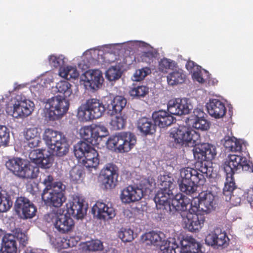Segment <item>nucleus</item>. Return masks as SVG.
<instances>
[{
	"mask_svg": "<svg viewBox=\"0 0 253 253\" xmlns=\"http://www.w3.org/2000/svg\"><path fill=\"white\" fill-rule=\"evenodd\" d=\"M150 73L151 70L148 67H144L137 70L133 76V80L137 82L141 81Z\"/></svg>",
	"mask_w": 253,
	"mask_h": 253,
	"instance_id": "de8ad7c7",
	"label": "nucleus"
},
{
	"mask_svg": "<svg viewBox=\"0 0 253 253\" xmlns=\"http://www.w3.org/2000/svg\"><path fill=\"white\" fill-rule=\"evenodd\" d=\"M155 124H153L150 119L143 117L138 121L137 127L144 135L152 134L156 131Z\"/></svg>",
	"mask_w": 253,
	"mask_h": 253,
	"instance_id": "c85d7f7f",
	"label": "nucleus"
},
{
	"mask_svg": "<svg viewBox=\"0 0 253 253\" xmlns=\"http://www.w3.org/2000/svg\"><path fill=\"white\" fill-rule=\"evenodd\" d=\"M185 76L179 71H174L167 76V82L169 85H175L182 84L184 82Z\"/></svg>",
	"mask_w": 253,
	"mask_h": 253,
	"instance_id": "473e14b6",
	"label": "nucleus"
},
{
	"mask_svg": "<svg viewBox=\"0 0 253 253\" xmlns=\"http://www.w3.org/2000/svg\"><path fill=\"white\" fill-rule=\"evenodd\" d=\"M93 214L96 213L99 219L108 220L113 218L116 214V210L111 204L97 201L92 208Z\"/></svg>",
	"mask_w": 253,
	"mask_h": 253,
	"instance_id": "a211bd4d",
	"label": "nucleus"
},
{
	"mask_svg": "<svg viewBox=\"0 0 253 253\" xmlns=\"http://www.w3.org/2000/svg\"><path fill=\"white\" fill-rule=\"evenodd\" d=\"M40 161L42 162H40L39 165H40L42 168L47 169L50 167L51 163L49 158H44V155H43V157L40 160Z\"/></svg>",
	"mask_w": 253,
	"mask_h": 253,
	"instance_id": "bf43d9fd",
	"label": "nucleus"
},
{
	"mask_svg": "<svg viewBox=\"0 0 253 253\" xmlns=\"http://www.w3.org/2000/svg\"><path fill=\"white\" fill-rule=\"evenodd\" d=\"M205 76H206L207 79L206 83H207L209 85L214 86L216 85L218 83V81L215 79L211 77V75L207 71L204 70Z\"/></svg>",
	"mask_w": 253,
	"mask_h": 253,
	"instance_id": "13d9d810",
	"label": "nucleus"
},
{
	"mask_svg": "<svg viewBox=\"0 0 253 253\" xmlns=\"http://www.w3.org/2000/svg\"><path fill=\"white\" fill-rule=\"evenodd\" d=\"M160 190L157 192L154 197V201L158 210L162 211L161 214H170L172 210L171 209L170 203L173 198L171 187L173 185L171 178L167 175H161Z\"/></svg>",
	"mask_w": 253,
	"mask_h": 253,
	"instance_id": "7ed1b4c3",
	"label": "nucleus"
},
{
	"mask_svg": "<svg viewBox=\"0 0 253 253\" xmlns=\"http://www.w3.org/2000/svg\"><path fill=\"white\" fill-rule=\"evenodd\" d=\"M179 98L170 100L168 104V110L171 115H182L178 103Z\"/></svg>",
	"mask_w": 253,
	"mask_h": 253,
	"instance_id": "37998d69",
	"label": "nucleus"
},
{
	"mask_svg": "<svg viewBox=\"0 0 253 253\" xmlns=\"http://www.w3.org/2000/svg\"><path fill=\"white\" fill-rule=\"evenodd\" d=\"M195 206L190 210L192 213L196 212H210L215 208L214 196L210 192H202L199 194L198 204L194 202Z\"/></svg>",
	"mask_w": 253,
	"mask_h": 253,
	"instance_id": "ddd939ff",
	"label": "nucleus"
},
{
	"mask_svg": "<svg viewBox=\"0 0 253 253\" xmlns=\"http://www.w3.org/2000/svg\"><path fill=\"white\" fill-rule=\"evenodd\" d=\"M118 234L123 242H129L134 239L133 231L130 228H122Z\"/></svg>",
	"mask_w": 253,
	"mask_h": 253,
	"instance_id": "79ce46f5",
	"label": "nucleus"
},
{
	"mask_svg": "<svg viewBox=\"0 0 253 253\" xmlns=\"http://www.w3.org/2000/svg\"><path fill=\"white\" fill-rule=\"evenodd\" d=\"M72 85L67 81H60L56 84L57 92L63 94L65 99L70 97L72 94Z\"/></svg>",
	"mask_w": 253,
	"mask_h": 253,
	"instance_id": "72a5a7b5",
	"label": "nucleus"
},
{
	"mask_svg": "<svg viewBox=\"0 0 253 253\" xmlns=\"http://www.w3.org/2000/svg\"><path fill=\"white\" fill-rule=\"evenodd\" d=\"M84 174L82 169L75 167L70 171V178L74 183H80L83 181Z\"/></svg>",
	"mask_w": 253,
	"mask_h": 253,
	"instance_id": "58836bf2",
	"label": "nucleus"
},
{
	"mask_svg": "<svg viewBox=\"0 0 253 253\" xmlns=\"http://www.w3.org/2000/svg\"><path fill=\"white\" fill-rule=\"evenodd\" d=\"M46 220H47L48 222H50V221H48V219H47V218L46 219Z\"/></svg>",
	"mask_w": 253,
	"mask_h": 253,
	"instance_id": "0e129e2a",
	"label": "nucleus"
},
{
	"mask_svg": "<svg viewBox=\"0 0 253 253\" xmlns=\"http://www.w3.org/2000/svg\"><path fill=\"white\" fill-rule=\"evenodd\" d=\"M192 77L197 82L201 84L206 83L207 77L205 76L204 71H193Z\"/></svg>",
	"mask_w": 253,
	"mask_h": 253,
	"instance_id": "6e6d98bb",
	"label": "nucleus"
},
{
	"mask_svg": "<svg viewBox=\"0 0 253 253\" xmlns=\"http://www.w3.org/2000/svg\"><path fill=\"white\" fill-rule=\"evenodd\" d=\"M65 185L62 183H56L52 189L42 192V199L47 206L59 208L66 200L65 196Z\"/></svg>",
	"mask_w": 253,
	"mask_h": 253,
	"instance_id": "9d476101",
	"label": "nucleus"
},
{
	"mask_svg": "<svg viewBox=\"0 0 253 253\" xmlns=\"http://www.w3.org/2000/svg\"><path fill=\"white\" fill-rule=\"evenodd\" d=\"M158 53L154 50H149L142 53L141 58L143 62L150 64L157 57Z\"/></svg>",
	"mask_w": 253,
	"mask_h": 253,
	"instance_id": "3c124183",
	"label": "nucleus"
},
{
	"mask_svg": "<svg viewBox=\"0 0 253 253\" xmlns=\"http://www.w3.org/2000/svg\"><path fill=\"white\" fill-rule=\"evenodd\" d=\"M2 243L1 253H17V245L15 235H5L3 237Z\"/></svg>",
	"mask_w": 253,
	"mask_h": 253,
	"instance_id": "bb28decb",
	"label": "nucleus"
},
{
	"mask_svg": "<svg viewBox=\"0 0 253 253\" xmlns=\"http://www.w3.org/2000/svg\"><path fill=\"white\" fill-rule=\"evenodd\" d=\"M46 217L53 218L55 217L54 225L60 233L66 234L71 231L74 227L75 222L70 215L67 214L55 215L54 213L48 214Z\"/></svg>",
	"mask_w": 253,
	"mask_h": 253,
	"instance_id": "2eb2a0df",
	"label": "nucleus"
},
{
	"mask_svg": "<svg viewBox=\"0 0 253 253\" xmlns=\"http://www.w3.org/2000/svg\"><path fill=\"white\" fill-rule=\"evenodd\" d=\"M121 76V73L120 71L115 67H110L106 72V77L110 81L119 79Z\"/></svg>",
	"mask_w": 253,
	"mask_h": 253,
	"instance_id": "8fccbe9b",
	"label": "nucleus"
},
{
	"mask_svg": "<svg viewBox=\"0 0 253 253\" xmlns=\"http://www.w3.org/2000/svg\"><path fill=\"white\" fill-rule=\"evenodd\" d=\"M149 93V88L145 85H138L130 89L129 95L133 98L140 99Z\"/></svg>",
	"mask_w": 253,
	"mask_h": 253,
	"instance_id": "f704fd0d",
	"label": "nucleus"
},
{
	"mask_svg": "<svg viewBox=\"0 0 253 253\" xmlns=\"http://www.w3.org/2000/svg\"><path fill=\"white\" fill-rule=\"evenodd\" d=\"M84 207L83 203L79 201L69 203V204H67L68 215L71 214L78 218H82L84 216Z\"/></svg>",
	"mask_w": 253,
	"mask_h": 253,
	"instance_id": "c756f323",
	"label": "nucleus"
},
{
	"mask_svg": "<svg viewBox=\"0 0 253 253\" xmlns=\"http://www.w3.org/2000/svg\"><path fill=\"white\" fill-rule=\"evenodd\" d=\"M178 103L182 115L188 114L192 109V105L188 103V100L187 98H179Z\"/></svg>",
	"mask_w": 253,
	"mask_h": 253,
	"instance_id": "864d4df0",
	"label": "nucleus"
},
{
	"mask_svg": "<svg viewBox=\"0 0 253 253\" xmlns=\"http://www.w3.org/2000/svg\"><path fill=\"white\" fill-rule=\"evenodd\" d=\"M5 165L7 169L19 178L33 179L37 177L33 167L21 158H9Z\"/></svg>",
	"mask_w": 253,
	"mask_h": 253,
	"instance_id": "0eeeda50",
	"label": "nucleus"
},
{
	"mask_svg": "<svg viewBox=\"0 0 253 253\" xmlns=\"http://www.w3.org/2000/svg\"><path fill=\"white\" fill-rule=\"evenodd\" d=\"M16 239H17L21 245L25 247L28 243V238L26 234L22 232H17L16 234Z\"/></svg>",
	"mask_w": 253,
	"mask_h": 253,
	"instance_id": "4d7b16f0",
	"label": "nucleus"
},
{
	"mask_svg": "<svg viewBox=\"0 0 253 253\" xmlns=\"http://www.w3.org/2000/svg\"><path fill=\"white\" fill-rule=\"evenodd\" d=\"M194 113L196 119L193 124V127L197 129L207 130L210 127L209 123L204 118V112L200 109H196L194 111Z\"/></svg>",
	"mask_w": 253,
	"mask_h": 253,
	"instance_id": "7c9ffc66",
	"label": "nucleus"
},
{
	"mask_svg": "<svg viewBox=\"0 0 253 253\" xmlns=\"http://www.w3.org/2000/svg\"><path fill=\"white\" fill-rule=\"evenodd\" d=\"M224 169L226 177L223 193L230 200L234 197H232V193L236 187L234 174L241 170L253 172V165L242 155L229 154L224 162Z\"/></svg>",
	"mask_w": 253,
	"mask_h": 253,
	"instance_id": "f03ea898",
	"label": "nucleus"
},
{
	"mask_svg": "<svg viewBox=\"0 0 253 253\" xmlns=\"http://www.w3.org/2000/svg\"><path fill=\"white\" fill-rule=\"evenodd\" d=\"M1 191V188L0 187V212H3L10 209L12 205V202L9 197L2 195Z\"/></svg>",
	"mask_w": 253,
	"mask_h": 253,
	"instance_id": "c03bdc74",
	"label": "nucleus"
},
{
	"mask_svg": "<svg viewBox=\"0 0 253 253\" xmlns=\"http://www.w3.org/2000/svg\"><path fill=\"white\" fill-rule=\"evenodd\" d=\"M10 140L9 130L5 126L0 125V147L8 146Z\"/></svg>",
	"mask_w": 253,
	"mask_h": 253,
	"instance_id": "a19ab883",
	"label": "nucleus"
},
{
	"mask_svg": "<svg viewBox=\"0 0 253 253\" xmlns=\"http://www.w3.org/2000/svg\"><path fill=\"white\" fill-rule=\"evenodd\" d=\"M43 138L53 155L62 157L68 153L70 146L63 133L48 128L45 129Z\"/></svg>",
	"mask_w": 253,
	"mask_h": 253,
	"instance_id": "20e7f679",
	"label": "nucleus"
},
{
	"mask_svg": "<svg viewBox=\"0 0 253 253\" xmlns=\"http://www.w3.org/2000/svg\"><path fill=\"white\" fill-rule=\"evenodd\" d=\"M224 146L226 150L233 152H241L242 145L235 137H229L225 140Z\"/></svg>",
	"mask_w": 253,
	"mask_h": 253,
	"instance_id": "2f4dec72",
	"label": "nucleus"
},
{
	"mask_svg": "<svg viewBox=\"0 0 253 253\" xmlns=\"http://www.w3.org/2000/svg\"><path fill=\"white\" fill-rule=\"evenodd\" d=\"M185 227L189 231L196 232L200 230L203 227L205 221V216L196 212L193 213H188L186 215V218H184Z\"/></svg>",
	"mask_w": 253,
	"mask_h": 253,
	"instance_id": "4be33fe9",
	"label": "nucleus"
},
{
	"mask_svg": "<svg viewBox=\"0 0 253 253\" xmlns=\"http://www.w3.org/2000/svg\"><path fill=\"white\" fill-rule=\"evenodd\" d=\"M47 116L50 121L61 119L68 111L69 102L60 95L54 96L47 101Z\"/></svg>",
	"mask_w": 253,
	"mask_h": 253,
	"instance_id": "1a4fd4ad",
	"label": "nucleus"
},
{
	"mask_svg": "<svg viewBox=\"0 0 253 253\" xmlns=\"http://www.w3.org/2000/svg\"><path fill=\"white\" fill-rule=\"evenodd\" d=\"M229 239L226 233L216 229L208 234L205 238V243L214 248H224L229 245Z\"/></svg>",
	"mask_w": 253,
	"mask_h": 253,
	"instance_id": "f3484780",
	"label": "nucleus"
},
{
	"mask_svg": "<svg viewBox=\"0 0 253 253\" xmlns=\"http://www.w3.org/2000/svg\"><path fill=\"white\" fill-rule=\"evenodd\" d=\"M126 99L122 96L117 95L107 105L106 111L108 115L113 116L120 113L126 104Z\"/></svg>",
	"mask_w": 253,
	"mask_h": 253,
	"instance_id": "a878e982",
	"label": "nucleus"
},
{
	"mask_svg": "<svg viewBox=\"0 0 253 253\" xmlns=\"http://www.w3.org/2000/svg\"><path fill=\"white\" fill-rule=\"evenodd\" d=\"M185 66L187 70L190 72H192L193 71L195 67H196L197 69H198L199 67V66H198L194 61L191 60L188 61Z\"/></svg>",
	"mask_w": 253,
	"mask_h": 253,
	"instance_id": "052dcab7",
	"label": "nucleus"
},
{
	"mask_svg": "<svg viewBox=\"0 0 253 253\" xmlns=\"http://www.w3.org/2000/svg\"><path fill=\"white\" fill-rule=\"evenodd\" d=\"M206 108L209 115L215 119L222 118L226 112L224 103L217 99L210 100L207 103Z\"/></svg>",
	"mask_w": 253,
	"mask_h": 253,
	"instance_id": "5701e85b",
	"label": "nucleus"
},
{
	"mask_svg": "<svg viewBox=\"0 0 253 253\" xmlns=\"http://www.w3.org/2000/svg\"><path fill=\"white\" fill-rule=\"evenodd\" d=\"M152 117L155 125L161 128L171 125L175 120L169 113L163 110L154 112Z\"/></svg>",
	"mask_w": 253,
	"mask_h": 253,
	"instance_id": "b1692460",
	"label": "nucleus"
},
{
	"mask_svg": "<svg viewBox=\"0 0 253 253\" xmlns=\"http://www.w3.org/2000/svg\"><path fill=\"white\" fill-rule=\"evenodd\" d=\"M59 75L66 79L77 78L79 74L75 68L72 66H67L60 69Z\"/></svg>",
	"mask_w": 253,
	"mask_h": 253,
	"instance_id": "c9c22d12",
	"label": "nucleus"
},
{
	"mask_svg": "<svg viewBox=\"0 0 253 253\" xmlns=\"http://www.w3.org/2000/svg\"><path fill=\"white\" fill-rule=\"evenodd\" d=\"M170 136L174 139L176 144H184L193 146V155L197 161L196 166L199 169L187 167L181 169V183L179 184L180 191L186 195L194 194L197 187L203 185L208 177V167L204 162L213 160L216 155L215 147L209 143H200V135L195 130L189 129L185 126H180L174 128Z\"/></svg>",
	"mask_w": 253,
	"mask_h": 253,
	"instance_id": "f257e3e1",
	"label": "nucleus"
},
{
	"mask_svg": "<svg viewBox=\"0 0 253 253\" xmlns=\"http://www.w3.org/2000/svg\"><path fill=\"white\" fill-rule=\"evenodd\" d=\"M86 248L89 251H101L103 249V246L101 241L93 240L87 243Z\"/></svg>",
	"mask_w": 253,
	"mask_h": 253,
	"instance_id": "603ef678",
	"label": "nucleus"
},
{
	"mask_svg": "<svg viewBox=\"0 0 253 253\" xmlns=\"http://www.w3.org/2000/svg\"><path fill=\"white\" fill-rule=\"evenodd\" d=\"M48 59L50 66L54 68H61L65 63L64 57L62 55L59 56L50 55Z\"/></svg>",
	"mask_w": 253,
	"mask_h": 253,
	"instance_id": "49530a36",
	"label": "nucleus"
},
{
	"mask_svg": "<svg viewBox=\"0 0 253 253\" xmlns=\"http://www.w3.org/2000/svg\"><path fill=\"white\" fill-rule=\"evenodd\" d=\"M143 196V191L138 186L129 185L121 192V199L123 203L129 204L138 201Z\"/></svg>",
	"mask_w": 253,
	"mask_h": 253,
	"instance_id": "412c9836",
	"label": "nucleus"
},
{
	"mask_svg": "<svg viewBox=\"0 0 253 253\" xmlns=\"http://www.w3.org/2000/svg\"><path fill=\"white\" fill-rule=\"evenodd\" d=\"M181 253H203L201 244L191 236H187L181 241Z\"/></svg>",
	"mask_w": 253,
	"mask_h": 253,
	"instance_id": "393cba45",
	"label": "nucleus"
},
{
	"mask_svg": "<svg viewBox=\"0 0 253 253\" xmlns=\"http://www.w3.org/2000/svg\"><path fill=\"white\" fill-rule=\"evenodd\" d=\"M118 172V167L113 163L106 164L101 169L100 175L103 177V184L106 189H112L116 186Z\"/></svg>",
	"mask_w": 253,
	"mask_h": 253,
	"instance_id": "4468645a",
	"label": "nucleus"
},
{
	"mask_svg": "<svg viewBox=\"0 0 253 253\" xmlns=\"http://www.w3.org/2000/svg\"><path fill=\"white\" fill-rule=\"evenodd\" d=\"M106 110V107L101 100L90 98L79 107L77 115L83 121H87L100 118Z\"/></svg>",
	"mask_w": 253,
	"mask_h": 253,
	"instance_id": "423d86ee",
	"label": "nucleus"
},
{
	"mask_svg": "<svg viewBox=\"0 0 253 253\" xmlns=\"http://www.w3.org/2000/svg\"><path fill=\"white\" fill-rule=\"evenodd\" d=\"M14 209L17 213H21L23 218L25 219L32 218L37 212L35 206L28 198L23 197L16 199Z\"/></svg>",
	"mask_w": 253,
	"mask_h": 253,
	"instance_id": "dca6fc26",
	"label": "nucleus"
},
{
	"mask_svg": "<svg viewBox=\"0 0 253 253\" xmlns=\"http://www.w3.org/2000/svg\"><path fill=\"white\" fill-rule=\"evenodd\" d=\"M161 250L163 253H182L180 247L175 241L166 242L164 246H161Z\"/></svg>",
	"mask_w": 253,
	"mask_h": 253,
	"instance_id": "ea45409f",
	"label": "nucleus"
},
{
	"mask_svg": "<svg viewBox=\"0 0 253 253\" xmlns=\"http://www.w3.org/2000/svg\"><path fill=\"white\" fill-rule=\"evenodd\" d=\"M28 189H30V193L33 195H36L39 191L38 187L36 186L35 188H33L32 185H31V188H28Z\"/></svg>",
	"mask_w": 253,
	"mask_h": 253,
	"instance_id": "680f3d73",
	"label": "nucleus"
},
{
	"mask_svg": "<svg viewBox=\"0 0 253 253\" xmlns=\"http://www.w3.org/2000/svg\"><path fill=\"white\" fill-rule=\"evenodd\" d=\"M40 181L45 186L42 192H46L53 188L55 184L62 183L60 181L53 182L54 178L52 175L48 174H43L40 176Z\"/></svg>",
	"mask_w": 253,
	"mask_h": 253,
	"instance_id": "e433bc0d",
	"label": "nucleus"
},
{
	"mask_svg": "<svg viewBox=\"0 0 253 253\" xmlns=\"http://www.w3.org/2000/svg\"><path fill=\"white\" fill-rule=\"evenodd\" d=\"M24 137L27 143L31 148L38 146L40 142V135L38 129L36 127L27 128L24 133Z\"/></svg>",
	"mask_w": 253,
	"mask_h": 253,
	"instance_id": "cd10ccee",
	"label": "nucleus"
},
{
	"mask_svg": "<svg viewBox=\"0 0 253 253\" xmlns=\"http://www.w3.org/2000/svg\"><path fill=\"white\" fill-rule=\"evenodd\" d=\"M143 239L146 242L147 245L153 244L159 245L162 241L160 234L154 231L146 233L143 236Z\"/></svg>",
	"mask_w": 253,
	"mask_h": 253,
	"instance_id": "4c0bfd02",
	"label": "nucleus"
},
{
	"mask_svg": "<svg viewBox=\"0 0 253 253\" xmlns=\"http://www.w3.org/2000/svg\"><path fill=\"white\" fill-rule=\"evenodd\" d=\"M34 106L33 102L25 98L23 99L21 97L20 99H17V102L12 107H7L6 112L15 118H24L31 114Z\"/></svg>",
	"mask_w": 253,
	"mask_h": 253,
	"instance_id": "f8f14e48",
	"label": "nucleus"
},
{
	"mask_svg": "<svg viewBox=\"0 0 253 253\" xmlns=\"http://www.w3.org/2000/svg\"><path fill=\"white\" fill-rule=\"evenodd\" d=\"M43 153L40 149H34L30 152L29 158L31 162L39 165L40 162H42L40 160L43 157Z\"/></svg>",
	"mask_w": 253,
	"mask_h": 253,
	"instance_id": "09e8293b",
	"label": "nucleus"
},
{
	"mask_svg": "<svg viewBox=\"0 0 253 253\" xmlns=\"http://www.w3.org/2000/svg\"><path fill=\"white\" fill-rule=\"evenodd\" d=\"M70 246H69V244L68 243H66V244L65 245H63V248H67L68 247H69Z\"/></svg>",
	"mask_w": 253,
	"mask_h": 253,
	"instance_id": "e2e57ef3",
	"label": "nucleus"
},
{
	"mask_svg": "<svg viewBox=\"0 0 253 253\" xmlns=\"http://www.w3.org/2000/svg\"><path fill=\"white\" fill-rule=\"evenodd\" d=\"M195 206L194 202L191 201V200L182 194H176L171 200V209L172 211L171 213H174L175 211H186L192 213L190 210L192 207Z\"/></svg>",
	"mask_w": 253,
	"mask_h": 253,
	"instance_id": "aec40b11",
	"label": "nucleus"
},
{
	"mask_svg": "<svg viewBox=\"0 0 253 253\" xmlns=\"http://www.w3.org/2000/svg\"><path fill=\"white\" fill-rule=\"evenodd\" d=\"M74 152L77 159H83V165L89 172L96 170L99 159L97 151L93 147L86 142L80 141L74 146Z\"/></svg>",
	"mask_w": 253,
	"mask_h": 253,
	"instance_id": "39448f33",
	"label": "nucleus"
},
{
	"mask_svg": "<svg viewBox=\"0 0 253 253\" xmlns=\"http://www.w3.org/2000/svg\"><path fill=\"white\" fill-rule=\"evenodd\" d=\"M82 81L86 89H96L101 85L103 78L100 71L93 70L85 72Z\"/></svg>",
	"mask_w": 253,
	"mask_h": 253,
	"instance_id": "6ab92c4d",
	"label": "nucleus"
},
{
	"mask_svg": "<svg viewBox=\"0 0 253 253\" xmlns=\"http://www.w3.org/2000/svg\"><path fill=\"white\" fill-rule=\"evenodd\" d=\"M136 138L132 133L122 132L111 136L107 141L111 149H118L121 152L129 151L135 145Z\"/></svg>",
	"mask_w": 253,
	"mask_h": 253,
	"instance_id": "6e6552de",
	"label": "nucleus"
},
{
	"mask_svg": "<svg viewBox=\"0 0 253 253\" xmlns=\"http://www.w3.org/2000/svg\"><path fill=\"white\" fill-rule=\"evenodd\" d=\"M172 66V61L167 58L161 59L159 64V69L160 71L165 73Z\"/></svg>",
	"mask_w": 253,
	"mask_h": 253,
	"instance_id": "5fc2aeb1",
	"label": "nucleus"
},
{
	"mask_svg": "<svg viewBox=\"0 0 253 253\" xmlns=\"http://www.w3.org/2000/svg\"><path fill=\"white\" fill-rule=\"evenodd\" d=\"M81 136L86 143L92 145H97L102 138L109 134L107 128L103 125H92L84 126L80 129Z\"/></svg>",
	"mask_w": 253,
	"mask_h": 253,
	"instance_id": "9b49d317",
	"label": "nucleus"
},
{
	"mask_svg": "<svg viewBox=\"0 0 253 253\" xmlns=\"http://www.w3.org/2000/svg\"><path fill=\"white\" fill-rule=\"evenodd\" d=\"M126 123V118L124 116H116L111 121V125L114 129H123Z\"/></svg>",
	"mask_w": 253,
	"mask_h": 253,
	"instance_id": "a18cd8bd",
	"label": "nucleus"
}]
</instances>
